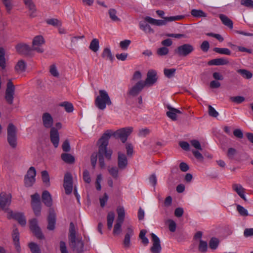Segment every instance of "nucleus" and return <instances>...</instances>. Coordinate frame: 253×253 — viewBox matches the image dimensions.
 <instances>
[{
    "instance_id": "1",
    "label": "nucleus",
    "mask_w": 253,
    "mask_h": 253,
    "mask_svg": "<svg viewBox=\"0 0 253 253\" xmlns=\"http://www.w3.org/2000/svg\"><path fill=\"white\" fill-rule=\"evenodd\" d=\"M111 134V133L110 130H107L104 133H103L98 142V156L99 166L101 168H104L105 166L104 156L108 160H110L111 159L113 152L110 149H107L109 139L110 138Z\"/></svg>"
},
{
    "instance_id": "2",
    "label": "nucleus",
    "mask_w": 253,
    "mask_h": 253,
    "mask_svg": "<svg viewBox=\"0 0 253 253\" xmlns=\"http://www.w3.org/2000/svg\"><path fill=\"white\" fill-rule=\"evenodd\" d=\"M99 94L95 99L94 103L99 109L103 110L106 108V105H111L112 102L108 93L105 90H99Z\"/></svg>"
},
{
    "instance_id": "3",
    "label": "nucleus",
    "mask_w": 253,
    "mask_h": 253,
    "mask_svg": "<svg viewBox=\"0 0 253 253\" xmlns=\"http://www.w3.org/2000/svg\"><path fill=\"white\" fill-rule=\"evenodd\" d=\"M116 211L118 216L113 229V234L114 235H118L122 232V225L124 221L125 217V211L123 207H118Z\"/></svg>"
},
{
    "instance_id": "4",
    "label": "nucleus",
    "mask_w": 253,
    "mask_h": 253,
    "mask_svg": "<svg viewBox=\"0 0 253 253\" xmlns=\"http://www.w3.org/2000/svg\"><path fill=\"white\" fill-rule=\"evenodd\" d=\"M195 50L194 46L190 43H183L174 49V53L178 57H184L191 54Z\"/></svg>"
},
{
    "instance_id": "5",
    "label": "nucleus",
    "mask_w": 253,
    "mask_h": 253,
    "mask_svg": "<svg viewBox=\"0 0 253 253\" xmlns=\"http://www.w3.org/2000/svg\"><path fill=\"white\" fill-rule=\"evenodd\" d=\"M17 128L12 123L9 124L7 126V142L10 147L15 148L17 146Z\"/></svg>"
},
{
    "instance_id": "6",
    "label": "nucleus",
    "mask_w": 253,
    "mask_h": 253,
    "mask_svg": "<svg viewBox=\"0 0 253 253\" xmlns=\"http://www.w3.org/2000/svg\"><path fill=\"white\" fill-rule=\"evenodd\" d=\"M111 136L113 135L116 138H119L123 143H125L127 139L128 136L131 134L133 130V127H127L121 128L117 131L113 132L111 130Z\"/></svg>"
},
{
    "instance_id": "7",
    "label": "nucleus",
    "mask_w": 253,
    "mask_h": 253,
    "mask_svg": "<svg viewBox=\"0 0 253 253\" xmlns=\"http://www.w3.org/2000/svg\"><path fill=\"white\" fill-rule=\"evenodd\" d=\"M36 171L34 167H31L24 176V184L27 187H32L35 182Z\"/></svg>"
},
{
    "instance_id": "8",
    "label": "nucleus",
    "mask_w": 253,
    "mask_h": 253,
    "mask_svg": "<svg viewBox=\"0 0 253 253\" xmlns=\"http://www.w3.org/2000/svg\"><path fill=\"white\" fill-rule=\"evenodd\" d=\"M31 197V206L32 209L36 216H39L41 211V202L40 201V195L36 193L32 195Z\"/></svg>"
},
{
    "instance_id": "9",
    "label": "nucleus",
    "mask_w": 253,
    "mask_h": 253,
    "mask_svg": "<svg viewBox=\"0 0 253 253\" xmlns=\"http://www.w3.org/2000/svg\"><path fill=\"white\" fill-rule=\"evenodd\" d=\"M69 245L70 247L77 252V253H83L84 252V244L81 238L69 239Z\"/></svg>"
},
{
    "instance_id": "10",
    "label": "nucleus",
    "mask_w": 253,
    "mask_h": 253,
    "mask_svg": "<svg viewBox=\"0 0 253 253\" xmlns=\"http://www.w3.org/2000/svg\"><path fill=\"white\" fill-rule=\"evenodd\" d=\"M15 86L11 81L7 83L6 89L5 90V99L9 104H12L14 99Z\"/></svg>"
},
{
    "instance_id": "11",
    "label": "nucleus",
    "mask_w": 253,
    "mask_h": 253,
    "mask_svg": "<svg viewBox=\"0 0 253 253\" xmlns=\"http://www.w3.org/2000/svg\"><path fill=\"white\" fill-rule=\"evenodd\" d=\"M30 228L38 239H44V236L42 233L41 228L38 225V221L36 218H33L30 221Z\"/></svg>"
},
{
    "instance_id": "12",
    "label": "nucleus",
    "mask_w": 253,
    "mask_h": 253,
    "mask_svg": "<svg viewBox=\"0 0 253 253\" xmlns=\"http://www.w3.org/2000/svg\"><path fill=\"white\" fill-rule=\"evenodd\" d=\"M11 195L10 194L1 193L0 194V208L3 211L8 210L11 202Z\"/></svg>"
},
{
    "instance_id": "13",
    "label": "nucleus",
    "mask_w": 253,
    "mask_h": 253,
    "mask_svg": "<svg viewBox=\"0 0 253 253\" xmlns=\"http://www.w3.org/2000/svg\"><path fill=\"white\" fill-rule=\"evenodd\" d=\"M44 40L42 36H36L32 42V50H35L39 53H42L44 51L41 46L44 43Z\"/></svg>"
},
{
    "instance_id": "14",
    "label": "nucleus",
    "mask_w": 253,
    "mask_h": 253,
    "mask_svg": "<svg viewBox=\"0 0 253 253\" xmlns=\"http://www.w3.org/2000/svg\"><path fill=\"white\" fill-rule=\"evenodd\" d=\"M7 218L8 219H14L22 226H25L26 224V218L22 213L13 212L12 211H10L7 212Z\"/></svg>"
},
{
    "instance_id": "15",
    "label": "nucleus",
    "mask_w": 253,
    "mask_h": 253,
    "mask_svg": "<svg viewBox=\"0 0 253 253\" xmlns=\"http://www.w3.org/2000/svg\"><path fill=\"white\" fill-rule=\"evenodd\" d=\"M145 86L146 85L144 81L140 80L134 85L129 89L128 94L133 96H135L142 91Z\"/></svg>"
},
{
    "instance_id": "16",
    "label": "nucleus",
    "mask_w": 253,
    "mask_h": 253,
    "mask_svg": "<svg viewBox=\"0 0 253 253\" xmlns=\"http://www.w3.org/2000/svg\"><path fill=\"white\" fill-rule=\"evenodd\" d=\"M153 246L150 249L152 253H160L162 247L160 244V239L154 234H151Z\"/></svg>"
},
{
    "instance_id": "17",
    "label": "nucleus",
    "mask_w": 253,
    "mask_h": 253,
    "mask_svg": "<svg viewBox=\"0 0 253 253\" xmlns=\"http://www.w3.org/2000/svg\"><path fill=\"white\" fill-rule=\"evenodd\" d=\"M157 81V72L154 70L148 71L147 73V78L144 83L145 85L150 86L153 85Z\"/></svg>"
},
{
    "instance_id": "18",
    "label": "nucleus",
    "mask_w": 253,
    "mask_h": 253,
    "mask_svg": "<svg viewBox=\"0 0 253 253\" xmlns=\"http://www.w3.org/2000/svg\"><path fill=\"white\" fill-rule=\"evenodd\" d=\"M50 140L54 148L58 147L59 144V133L55 127H51L50 131Z\"/></svg>"
},
{
    "instance_id": "19",
    "label": "nucleus",
    "mask_w": 253,
    "mask_h": 253,
    "mask_svg": "<svg viewBox=\"0 0 253 253\" xmlns=\"http://www.w3.org/2000/svg\"><path fill=\"white\" fill-rule=\"evenodd\" d=\"M134 235V231L131 226H128L123 240V245L125 248L128 249L130 247V238Z\"/></svg>"
},
{
    "instance_id": "20",
    "label": "nucleus",
    "mask_w": 253,
    "mask_h": 253,
    "mask_svg": "<svg viewBox=\"0 0 253 253\" xmlns=\"http://www.w3.org/2000/svg\"><path fill=\"white\" fill-rule=\"evenodd\" d=\"M128 164L126 155L121 152L118 153V167L120 169H125Z\"/></svg>"
},
{
    "instance_id": "21",
    "label": "nucleus",
    "mask_w": 253,
    "mask_h": 253,
    "mask_svg": "<svg viewBox=\"0 0 253 253\" xmlns=\"http://www.w3.org/2000/svg\"><path fill=\"white\" fill-rule=\"evenodd\" d=\"M48 225L47 227V229L49 230H53L55 228V225L56 222V214L55 211L53 209H50L49 215L47 218Z\"/></svg>"
},
{
    "instance_id": "22",
    "label": "nucleus",
    "mask_w": 253,
    "mask_h": 253,
    "mask_svg": "<svg viewBox=\"0 0 253 253\" xmlns=\"http://www.w3.org/2000/svg\"><path fill=\"white\" fill-rule=\"evenodd\" d=\"M16 51L19 54L28 55L32 50L30 46L25 43H19L15 46Z\"/></svg>"
},
{
    "instance_id": "23",
    "label": "nucleus",
    "mask_w": 253,
    "mask_h": 253,
    "mask_svg": "<svg viewBox=\"0 0 253 253\" xmlns=\"http://www.w3.org/2000/svg\"><path fill=\"white\" fill-rule=\"evenodd\" d=\"M42 121L43 126L46 128H51L53 124V120L51 115L48 113H44L42 116Z\"/></svg>"
},
{
    "instance_id": "24",
    "label": "nucleus",
    "mask_w": 253,
    "mask_h": 253,
    "mask_svg": "<svg viewBox=\"0 0 253 253\" xmlns=\"http://www.w3.org/2000/svg\"><path fill=\"white\" fill-rule=\"evenodd\" d=\"M167 107L169 110L167 112V116L172 121H176L177 120V114H182L181 111L179 110L174 108L169 105H168Z\"/></svg>"
},
{
    "instance_id": "25",
    "label": "nucleus",
    "mask_w": 253,
    "mask_h": 253,
    "mask_svg": "<svg viewBox=\"0 0 253 253\" xmlns=\"http://www.w3.org/2000/svg\"><path fill=\"white\" fill-rule=\"evenodd\" d=\"M12 237L16 250L19 253L21 251V248L19 243V233L17 228L13 229Z\"/></svg>"
},
{
    "instance_id": "26",
    "label": "nucleus",
    "mask_w": 253,
    "mask_h": 253,
    "mask_svg": "<svg viewBox=\"0 0 253 253\" xmlns=\"http://www.w3.org/2000/svg\"><path fill=\"white\" fill-rule=\"evenodd\" d=\"M42 201L45 206L50 207L52 205L51 196L46 190L44 191L42 195Z\"/></svg>"
},
{
    "instance_id": "27",
    "label": "nucleus",
    "mask_w": 253,
    "mask_h": 253,
    "mask_svg": "<svg viewBox=\"0 0 253 253\" xmlns=\"http://www.w3.org/2000/svg\"><path fill=\"white\" fill-rule=\"evenodd\" d=\"M232 188L242 199L244 201H246L245 196V190L241 185L239 184H233L232 185Z\"/></svg>"
},
{
    "instance_id": "28",
    "label": "nucleus",
    "mask_w": 253,
    "mask_h": 253,
    "mask_svg": "<svg viewBox=\"0 0 253 253\" xmlns=\"http://www.w3.org/2000/svg\"><path fill=\"white\" fill-rule=\"evenodd\" d=\"M229 63V61L225 58H216L212 59L208 62L209 65H224Z\"/></svg>"
},
{
    "instance_id": "29",
    "label": "nucleus",
    "mask_w": 253,
    "mask_h": 253,
    "mask_svg": "<svg viewBox=\"0 0 253 253\" xmlns=\"http://www.w3.org/2000/svg\"><path fill=\"white\" fill-rule=\"evenodd\" d=\"M219 18L221 20L223 24L229 27L231 29H233V23L232 21L226 15L223 14H220L219 15Z\"/></svg>"
},
{
    "instance_id": "30",
    "label": "nucleus",
    "mask_w": 253,
    "mask_h": 253,
    "mask_svg": "<svg viewBox=\"0 0 253 253\" xmlns=\"http://www.w3.org/2000/svg\"><path fill=\"white\" fill-rule=\"evenodd\" d=\"M139 25V28L146 34H152L154 33V30L145 21L140 22Z\"/></svg>"
},
{
    "instance_id": "31",
    "label": "nucleus",
    "mask_w": 253,
    "mask_h": 253,
    "mask_svg": "<svg viewBox=\"0 0 253 253\" xmlns=\"http://www.w3.org/2000/svg\"><path fill=\"white\" fill-rule=\"evenodd\" d=\"M24 2L26 7L29 9L30 16L32 17L36 16V9L33 1H24Z\"/></svg>"
},
{
    "instance_id": "32",
    "label": "nucleus",
    "mask_w": 253,
    "mask_h": 253,
    "mask_svg": "<svg viewBox=\"0 0 253 253\" xmlns=\"http://www.w3.org/2000/svg\"><path fill=\"white\" fill-rule=\"evenodd\" d=\"M26 68V63L23 60H19L15 66V70L17 73H22L24 72Z\"/></svg>"
},
{
    "instance_id": "33",
    "label": "nucleus",
    "mask_w": 253,
    "mask_h": 253,
    "mask_svg": "<svg viewBox=\"0 0 253 253\" xmlns=\"http://www.w3.org/2000/svg\"><path fill=\"white\" fill-rule=\"evenodd\" d=\"M62 160L67 164H73L75 162V158L69 153H63L61 155Z\"/></svg>"
},
{
    "instance_id": "34",
    "label": "nucleus",
    "mask_w": 253,
    "mask_h": 253,
    "mask_svg": "<svg viewBox=\"0 0 253 253\" xmlns=\"http://www.w3.org/2000/svg\"><path fill=\"white\" fill-rule=\"evenodd\" d=\"M102 57L106 59L109 60L113 62L114 60V56L112 55L110 49L109 48H105L101 54Z\"/></svg>"
},
{
    "instance_id": "35",
    "label": "nucleus",
    "mask_w": 253,
    "mask_h": 253,
    "mask_svg": "<svg viewBox=\"0 0 253 253\" xmlns=\"http://www.w3.org/2000/svg\"><path fill=\"white\" fill-rule=\"evenodd\" d=\"M115 218V213L113 211L108 212L107 216V224L109 230L112 228L113 223Z\"/></svg>"
},
{
    "instance_id": "36",
    "label": "nucleus",
    "mask_w": 253,
    "mask_h": 253,
    "mask_svg": "<svg viewBox=\"0 0 253 253\" xmlns=\"http://www.w3.org/2000/svg\"><path fill=\"white\" fill-rule=\"evenodd\" d=\"M191 14L195 18L206 17L207 14L200 9H193L191 11Z\"/></svg>"
},
{
    "instance_id": "37",
    "label": "nucleus",
    "mask_w": 253,
    "mask_h": 253,
    "mask_svg": "<svg viewBox=\"0 0 253 253\" xmlns=\"http://www.w3.org/2000/svg\"><path fill=\"white\" fill-rule=\"evenodd\" d=\"M99 42L97 39H93L90 42L89 48L92 51L97 52L99 48Z\"/></svg>"
},
{
    "instance_id": "38",
    "label": "nucleus",
    "mask_w": 253,
    "mask_h": 253,
    "mask_svg": "<svg viewBox=\"0 0 253 253\" xmlns=\"http://www.w3.org/2000/svg\"><path fill=\"white\" fill-rule=\"evenodd\" d=\"M42 178L43 183L47 186L50 185L49 176L47 171L43 170L41 172Z\"/></svg>"
},
{
    "instance_id": "39",
    "label": "nucleus",
    "mask_w": 253,
    "mask_h": 253,
    "mask_svg": "<svg viewBox=\"0 0 253 253\" xmlns=\"http://www.w3.org/2000/svg\"><path fill=\"white\" fill-rule=\"evenodd\" d=\"M237 72L243 78L247 79H250L253 77L252 73L246 69H238Z\"/></svg>"
},
{
    "instance_id": "40",
    "label": "nucleus",
    "mask_w": 253,
    "mask_h": 253,
    "mask_svg": "<svg viewBox=\"0 0 253 253\" xmlns=\"http://www.w3.org/2000/svg\"><path fill=\"white\" fill-rule=\"evenodd\" d=\"M5 52L3 48H0V67L2 69H5V58L4 57Z\"/></svg>"
},
{
    "instance_id": "41",
    "label": "nucleus",
    "mask_w": 253,
    "mask_h": 253,
    "mask_svg": "<svg viewBox=\"0 0 253 253\" xmlns=\"http://www.w3.org/2000/svg\"><path fill=\"white\" fill-rule=\"evenodd\" d=\"M214 52L221 54L230 55L231 53V51L227 48H219V47H215L213 50Z\"/></svg>"
},
{
    "instance_id": "42",
    "label": "nucleus",
    "mask_w": 253,
    "mask_h": 253,
    "mask_svg": "<svg viewBox=\"0 0 253 253\" xmlns=\"http://www.w3.org/2000/svg\"><path fill=\"white\" fill-rule=\"evenodd\" d=\"M111 19L115 22L120 21V19L117 16V11L113 8L110 9L108 11Z\"/></svg>"
},
{
    "instance_id": "43",
    "label": "nucleus",
    "mask_w": 253,
    "mask_h": 253,
    "mask_svg": "<svg viewBox=\"0 0 253 253\" xmlns=\"http://www.w3.org/2000/svg\"><path fill=\"white\" fill-rule=\"evenodd\" d=\"M176 72V69L175 68H171V69H164V73L165 76L168 78H171L172 77L174 76V75Z\"/></svg>"
},
{
    "instance_id": "44",
    "label": "nucleus",
    "mask_w": 253,
    "mask_h": 253,
    "mask_svg": "<svg viewBox=\"0 0 253 253\" xmlns=\"http://www.w3.org/2000/svg\"><path fill=\"white\" fill-rule=\"evenodd\" d=\"M219 240L216 238H212L209 242L210 248L212 250H215L218 246Z\"/></svg>"
},
{
    "instance_id": "45",
    "label": "nucleus",
    "mask_w": 253,
    "mask_h": 253,
    "mask_svg": "<svg viewBox=\"0 0 253 253\" xmlns=\"http://www.w3.org/2000/svg\"><path fill=\"white\" fill-rule=\"evenodd\" d=\"M199 250L200 252L205 253L207 251L208 245L206 241L201 240L199 245Z\"/></svg>"
},
{
    "instance_id": "46",
    "label": "nucleus",
    "mask_w": 253,
    "mask_h": 253,
    "mask_svg": "<svg viewBox=\"0 0 253 253\" xmlns=\"http://www.w3.org/2000/svg\"><path fill=\"white\" fill-rule=\"evenodd\" d=\"M118 168L116 167H112L111 168L108 169V171L109 173L112 175V176L115 178L117 179L119 177V169Z\"/></svg>"
},
{
    "instance_id": "47",
    "label": "nucleus",
    "mask_w": 253,
    "mask_h": 253,
    "mask_svg": "<svg viewBox=\"0 0 253 253\" xmlns=\"http://www.w3.org/2000/svg\"><path fill=\"white\" fill-rule=\"evenodd\" d=\"M76 230L74 224L73 222L70 223L69 240L76 238Z\"/></svg>"
},
{
    "instance_id": "48",
    "label": "nucleus",
    "mask_w": 253,
    "mask_h": 253,
    "mask_svg": "<svg viewBox=\"0 0 253 253\" xmlns=\"http://www.w3.org/2000/svg\"><path fill=\"white\" fill-rule=\"evenodd\" d=\"M237 211L241 216H247L249 215L248 211L240 205H237Z\"/></svg>"
},
{
    "instance_id": "49",
    "label": "nucleus",
    "mask_w": 253,
    "mask_h": 253,
    "mask_svg": "<svg viewBox=\"0 0 253 253\" xmlns=\"http://www.w3.org/2000/svg\"><path fill=\"white\" fill-rule=\"evenodd\" d=\"M184 17V16L183 15H177V16L166 17H163V18L166 20V23H167L168 22H171L173 21L180 20L183 19Z\"/></svg>"
},
{
    "instance_id": "50",
    "label": "nucleus",
    "mask_w": 253,
    "mask_h": 253,
    "mask_svg": "<svg viewBox=\"0 0 253 253\" xmlns=\"http://www.w3.org/2000/svg\"><path fill=\"white\" fill-rule=\"evenodd\" d=\"M61 106L64 107L66 111L68 113L73 112L74 110L73 104L68 102H64L61 104Z\"/></svg>"
},
{
    "instance_id": "51",
    "label": "nucleus",
    "mask_w": 253,
    "mask_h": 253,
    "mask_svg": "<svg viewBox=\"0 0 253 253\" xmlns=\"http://www.w3.org/2000/svg\"><path fill=\"white\" fill-rule=\"evenodd\" d=\"M29 247L32 253H41L40 249L36 244L33 242L30 243L29 244Z\"/></svg>"
},
{
    "instance_id": "52",
    "label": "nucleus",
    "mask_w": 253,
    "mask_h": 253,
    "mask_svg": "<svg viewBox=\"0 0 253 253\" xmlns=\"http://www.w3.org/2000/svg\"><path fill=\"white\" fill-rule=\"evenodd\" d=\"M64 187L67 195L71 194L73 190V183H64Z\"/></svg>"
},
{
    "instance_id": "53",
    "label": "nucleus",
    "mask_w": 253,
    "mask_h": 253,
    "mask_svg": "<svg viewBox=\"0 0 253 253\" xmlns=\"http://www.w3.org/2000/svg\"><path fill=\"white\" fill-rule=\"evenodd\" d=\"M83 178L84 181L87 183H90L91 182L89 172L87 169H85L83 173Z\"/></svg>"
},
{
    "instance_id": "54",
    "label": "nucleus",
    "mask_w": 253,
    "mask_h": 253,
    "mask_svg": "<svg viewBox=\"0 0 253 253\" xmlns=\"http://www.w3.org/2000/svg\"><path fill=\"white\" fill-rule=\"evenodd\" d=\"M230 99L231 101L238 104L241 103L245 100V98L241 96H237L235 97H230Z\"/></svg>"
},
{
    "instance_id": "55",
    "label": "nucleus",
    "mask_w": 253,
    "mask_h": 253,
    "mask_svg": "<svg viewBox=\"0 0 253 253\" xmlns=\"http://www.w3.org/2000/svg\"><path fill=\"white\" fill-rule=\"evenodd\" d=\"M46 22L49 24L52 25L53 26H57L59 25H60V21L57 19L55 18H51V19H48L46 20Z\"/></svg>"
},
{
    "instance_id": "56",
    "label": "nucleus",
    "mask_w": 253,
    "mask_h": 253,
    "mask_svg": "<svg viewBox=\"0 0 253 253\" xmlns=\"http://www.w3.org/2000/svg\"><path fill=\"white\" fill-rule=\"evenodd\" d=\"M130 43L131 41L130 40H125L120 42V46L122 49L126 50L127 48Z\"/></svg>"
},
{
    "instance_id": "57",
    "label": "nucleus",
    "mask_w": 253,
    "mask_h": 253,
    "mask_svg": "<svg viewBox=\"0 0 253 253\" xmlns=\"http://www.w3.org/2000/svg\"><path fill=\"white\" fill-rule=\"evenodd\" d=\"M237 150L233 148H229L227 152V156L229 159H233L234 156L237 154Z\"/></svg>"
},
{
    "instance_id": "58",
    "label": "nucleus",
    "mask_w": 253,
    "mask_h": 253,
    "mask_svg": "<svg viewBox=\"0 0 253 253\" xmlns=\"http://www.w3.org/2000/svg\"><path fill=\"white\" fill-rule=\"evenodd\" d=\"M126 154L128 157H131L133 153V147L131 144L127 143L126 145Z\"/></svg>"
},
{
    "instance_id": "59",
    "label": "nucleus",
    "mask_w": 253,
    "mask_h": 253,
    "mask_svg": "<svg viewBox=\"0 0 253 253\" xmlns=\"http://www.w3.org/2000/svg\"><path fill=\"white\" fill-rule=\"evenodd\" d=\"M208 108L209 114L210 116L215 118L218 116V113L211 105H209Z\"/></svg>"
},
{
    "instance_id": "60",
    "label": "nucleus",
    "mask_w": 253,
    "mask_h": 253,
    "mask_svg": "<svg viewBox=\"0 0 253 253\" xmlns=\"http://www.w3.org/2000/svg\"><path fill=\"white\" fill-rule=\"evenodd\" d=\"M62 148L63 151L65 152H68L70 151L71 148L69 142L68 140H66L64 141L62 145Z\"/></svg>"
},
{
    "instance_id": "61",
    "label": "nucleus",
    "mask_w": 253,
    "mask_h": 253,
    "mask_svg": "<svg viewBox=\"0 0 253 253\" xmlns=\"http://www.w3.org/2000/svg\"><path fill=\"white\" fill-rule=\"evenodd\" d=\"M200 48L204 52H207L210 48V44L207 41H204L201 44Z\"/></svg>"
},
{
    "instance_id": "62",
    "label": "nucleus",
    "mask_w": 253,
    "mask_h": 253,
    "mask_svg": "<svg viewBox=\"0 0 253 253\" xmlns=\"http://www.w3.org/2000/svg\"><path fill=\"white\" fill-rule=\"evenodd\" d=\"M169 53V49L166 47H162L159 48L157 50V53L160 56L167 55Z\"/></svg>"
},
{
    "instance_id": "63",
    "label": "nucleus",
    "mask_w": 253,
    "mask_h": 253,
    "mask_svg": "<svg viewBox=\"0 0 253 253\" xmlns=\"http://www.w3.org/2000/svg\"><path fill=\"white\" fill-rule=\"evenodd\" d=\"M150 130L148 128H142L139 130L138 135L140 137H145L150 133Z\"/></svg>"
},
{
    "instance_id": "64",
    "label": "nucleus",
    "mask_w": 253,
    "mask_h": 253,
    "mask_svg": "<svg viewBox=\"0 0 253 253\" xmlns=\"http://www.w3.org/2000/svg\"><path fill=\"white\" fill-rule=\"evenodd\" d=\"M190 143L192 145V146H193L195 148L199 150H202L201 144L199 141H198L197 140H192L190 141Z\"/></svg>"
}]
</instances>
